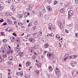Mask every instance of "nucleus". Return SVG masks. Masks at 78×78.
<instances>
[{
	"instance_id": "nucleus-20",
	"label": "nucleus",
	"mask_w": 78,
	"mask_h": 78,
	"mask_svg": "<svg viewBox=\"0 0 78 78\" xmlns=\"http://www.w3.org/2000/svg\"><path fill=\"white\" fill-rule=\"evenodd\" d=\"M13 51L11 49L9 50V51L7 52V54H9V53H13Z\"/></svg>"
},
{
	"instance_id": "nucleus-11",
	"label": "nucleus",
	"mask_w": 78,
	"mask_h": 78,
	"mask_svg": "<svg viewBox=\"0 0 78 78\" xmlns=\"http://www.w3.org/2000/svg\"><path fill=\"white\" fill-rule=\"evenodd\" d=\"M29 50L31 53H34V52H35L34 48H33V47H32L31 49H29Z\"/></svg>"
},
{
	"instance_id": "nucleus-9",
	"label": "nucleus",
	"mask_w": 78,
	"mask_h": 78,
	"mask_svg": "<svg viewBox=\"0 0 78 78\" xmlns=\"http://www.w3.org/2000/svg\"><path fill=\"white\" fill-rule=\"evenodd\" d=\"M10 9L13 11V12H15V11H16V9H15L14 6L13 5L10 6Z\"/></svg>"
},
{
	"instance_id": "nucleus-59",
	"label": "nucleus",
	"mask_w": 78,
	"mask_h": 78,
	"mask_svg": "<svg viewBox=\"0 0 78 78\" xmlns=\"http://www.w3.org/2000/svg\"><path fill=\"white\" fill-rule=\"evenodd\" d=\"M42 11L44 12H46V10L45 9H44L42 10Z\"/></svg>"
},
{
	"instance_id": "nucleus-61",
	"label": "nucleus",
	"mask_w": 78,
	"mask_h": 78,
	"mask_svg": "<svg viewBox=\"0 0 78 78\" xmlns=\"http://www.w3.org/2000/svg\"><path fill=\"white\" fill-rule=\"evenodd\" d=\"M12 35L13 36H16V33H12Z\"/></svg>"
},
{
	"instance_id": "nucleus-54",
	"label": "nucleus",
	"mask_w": 78,
	"mask_h": 78,
	"mask_svg": "<svg viewBox=\"0 0 78 78\" xmlns=\"http://www.w3.org/2000/svg\"><path fill=\"white\" fill-rule=\"evenodd\" d=\"M75 2L76 4H78V0H75Z\"/></svg>"
},
{
	"instance_id": "nucleus-40",
	"label": "nucleus",
	"mask_w": 78,
	"mask_h": 78,
	"mask_svg": "<svg viewBox=\"0 0 78 78\" xmlns=\"http://www.w3.org/2000/svg\"><path fill=\"white\" fill-rule=\"evenodd\" d=\"M52 64H56V60H53L52 62Z\"/></svg>"
},
{
	"instance_id": "nucleus-46",
	"label": "nucleus",
	"mask_w": 78,
	"mask_h": 78,
	"mask_svg": "<svg viewBox=\"0 0 78 78\" xmlns=\"http://www.w3.org/2000/svg\"><path fill=\"white\" fill-rule=\"evenodd\" d=\"M14 2L16 3H19L20 2V0H14Z\"/></svg>"
},
{
	"instance_id": "nucleus-29",
	"label": "nucleus",
	"mask_w": 78,
	"mask_h": 78,
	"mask_svg": "<svg viewBox=\"0 0 78 78\" xmlns=\"http://www.w3.org/2000/svg\"><path fill=\"white\" fill-rule=\"evenodd\" d=\"M18 25L20 26V27H22V26H23V23H21V22H19L18 23Z\"/></svg>"
},
{
	"instance_id": "nucleus-36",
	"label": "nucleus",
	"mask_w": 78,
	"mask_h": 78,
	"mask_svg": "<svg viewBox=\"0 0 78 78\" xmlns=\"http://www.w3.org/2000/svg\"><path fill=\"white\" fill-rule=\"evenodd\" d=\"M30 36H31V34H27L26 36V37L27 38H28V37H30Z\"/></svg>"
},
{
	"instance_id": "nucleus-6",
	"label": "nucleus",
	"mask_w": 78,
	"mask_h": 78,
	"mask_svg": "<svg viewBox=\"0 0 78 78\" xmlns=\"http://www.w3.org/2000/svg\"><path fill=\"white\" fill-rule=\"evenodd\" d=\"M71 65L72 67H75L77 65V63L76 62L72 61L71 62Z\"/></svg>"
},
{
	"instance_id": "nucleus-28",
	"label": "nucleus",
	"mask_w": 78,
	"mask_h": 78,
	"mask_svg": "<svg viewBox=\"0 0 78 78\" xmlns=\"http://www.w3.org/2000/svg\"><path fill=\"white\" fill-rule=\"evenodd\" d=\"M35 72L36 73L37 76L39 75V71L36 70Z\"/></svg>"
},
{
	"instance_id": "nucleus-32",
	"label": "nucleus",
	"mask_w": 78,
	"mask_h": 78,
	"mask_svg": "<svg viewBox=\"0 0 78 78\" xmlns=\"http://www.w3.org/2000/svg\"><path fill=\"white\" fill-rule=\"evenodd\" d=\"M64 8H62L60 10V12H64Z\"/></svg>"
},
{
	"instance_id": "nucleus-5",
	"label": "nucleus",
	"mask_w": 78,
	"mask_h": 78,
	"mask_svg": "<svg viewBox=\"0 0 78 78\" xmlns=\"http://www.w3.org/2000/svg\"><path fill=\"white\" fill-rule=\"evenodd\" d=\"M72 74L73 76H76L78 75V72L75 71L72 72Z\"/></svg>"
},
{
	"instance_id": "nucleus-35",
	"label": "nucleus",
	"mask_w": 78,
	"mask_h": 78,
	"mask_svg": "<svg viewBox=\"0 0 78 78\" xmlns=\"http://www.w3.org/2000/svg\"><path fill=\"white\" fill-rule=\"evenodd\" d=\"M38 15L39 16V17H42V13L41 12H38Z\"/></svg>"
},
{
	"instance_id": "nucleus-34",
	"label": "nucleus",
	"mask_w": 78,
	"mask_h": 78,
	"mask_svg": "<svg viewBox=\"0 0 78 78\" xmlns=\"http://www.w3.org/2000/svg\"><path fill=\"white\" fill-rule=\"evenodd\" d=\"M48 35L49 36L51 37H53V33H51V34H49Z\"/></svg>"
},
{
	"instance_id": "nucleus-16",
	"label": "nucleus",
	"mask_w": 78,
	"mask_h": 78,
	"mask_svg": "<svg viewBox=\"0 0 78 78\" xmlns=\"http://www.w3.org/2000/svg\"><path fill=\"white\" fill-rule=\"evenodd\" d=\"M65 57L64 58V61H66L68 59V57L69 56V55L68 54H66L65 55Z\"/></svg>"
},
{
	"instance_id": "nucleus-3",
	"label": "nucleus",
	"mask_w": 78,
	"mask_h": 78,
	"mask_svg": "<svg viewBox=\"0 0 78 78\" xmlns=\"http://www.w3.org/2000/svg\"><path fill=\"white\" fill-rule=\"evenodd\" d=\"M33 7V5L29 4V6H28V7L27 8V11H31Z\"/></svg>"
},
{
	"instance_id": "nucleus-50",
	"label": "nucleus",
	"mask_w": 78,
	"mask_h": 78,
	"mask_svg": "<svg viewBox=\"0 0 78 78\" xmlns=\"http://www.w3.org/2000/svg\"><path fill=\"white\" fill-rule=\"evenodd\" d=\"M20 73V75L22 76L23 75V72H21Z\"/></svg>"
},
{
	"instance_id": "nucleus-60",
	"label": "nucleus",
	"mask_w": 78,
	"mask_h": 78,
	"mask_svg": "<svg viewBox=\"0 0 78 78\" xmlns=\"http://www.w3.org/2000/svg\"><path fill=\"white\" fill-rule=\"evenodd\" d=\"M76 28H77V29H78V24H77L76 25Z\"/></svg>"
},
{
	"instance_id": "nucleus-63",
	"label": "nucleus",
	"mask_w": 78,
	"mask_h": 78,
	"mask_svg": "<svg viewBox=\"0 0 78 78\" xmlns=\"http://www.w3.org/2000/svg\"><path fill=\"white\" fill-rule=\"evenodd\" d=\"M45 19H48V16L47 15L45 16Z\"/></svg>"
},
{
	"instance_id": "nucleus-37",
	"label": "nucleus",
	"mask_w": 78,
	"mask_h": 78,
	"mask_svg": "<svg viewBox=\"0 0 78 78\" xmlns=\"http://www.w3.org/2000/svg\"><path fill=\"white\" fill-rule=\"evenodd\" d=\"M47 2L48 3L50 4L51 3V0H48Z\"/></svg>"
},
{
	"instance_id": "nucleus-19",
	"label": "nucleus",
	"mask_w": 78,
	"mask_h": 78,
	"mask_svg": "<svg viewBox=\"0 0 78 78\" xmlns=\"http://www.w3.org/2000/svg\"><path fill=\"white\" fill-rule=\"evenodd\" d=\"M26 66H30L31 65V62H27L26 63Z\"/></svg>"
},
{
	"instance_id": "nucleus-64",
	"label": "nucleus",
	"mask_w": 78,
	"mask_h": 78,
	"mask_svg": "<svg viewBox=\"0 0 78 78\" xmlns=\"http://www.w3.org/2000/svg\"><path fill=\"white\" fill-rule=\"evenodd\" d=\"M32 14H35V11H32Z\"/></svg>"
},
{
	"instance_id": "nucleus-8",
	"label": "nucleus",
	"mask_w": 78,
	"mask_h": 78,
	"mask_svg": "<svg viewBox=\"0 0 78 78\" xmlns=\"http://www.w3.org/2000/svg\"><path fill=\"white\" fill-rule=\"evenodd\" d=\"M68 16H72L73 12L72 10H70L68 11Z\"/></svg>"
},
{
	"instance_id": "nucleus-58",
	"label": "nucleus",
	"mask_w": 78,
	"mask_h": 78,
	"mask_svg": "<svg viewBox=\"0 0 78 78\" xmlns=\"http://www.w3.org/2000/svg\"><path fill=\"white\" fill-rule=\"evenodd\" d=\"M52 30L54 31H55L56 29H55V28L54 27H53L52 28Z\"/></svg>"
},
{
	"instance_id": "nucleus-45",
	"label": "nucleus",
	"mask_w": 78,
	"mask_h": 78,
	"mask_svg": "<svg viewBox=\"0 0 78 78\" xmlns=\"http://www.w3.org/2000/svg\"><path fill=\"white\" fill-rule=\"evenodd\" d=\"M3 9V7L2 6L1 7H0V11H2Z\"/></svg>"
},
{
	"instance_id": "nucleus-13",
	"label": "nucleus",
	"mask_w": 78,
	"mask_h": 78,
	"mask_svg": "<svg viewBox=\"0 0 78 78\" xmlns=\"http://www.w3.org/2000/svg\"><path fill=\"white\" fill-rule=\"evenodd\" d=\"M10 40L11 42H14L15 41V37H10Z\"/></svg>"
},
{
	"instance_id": "nucleus-55",
	"label": "nucleus",
	"mask_w": 78,
	"mask_h": 78,
	"mask_svg": "<svg viewBox=\"0 0 78 78\" xmlns=\"http://www.w3.org/2000/svg\"><path fill=\"white\" fill-rule=\"evenodd\" d=\"M34 25H37V22L35 21L34 22Z\"/></svg>"
},
{
	"instance_id": "nucleus-39",
	"label": "nucleus",
	"mask_w": 78,
	"mask_h": 78,
	"mask_svg": "<svg viewBox=\"0 0 78 78\" xmlns=\"http://www.w3.org/2000/svg\"><path fill=\"white\" fill-rule=\"evenodd\" d=\"M42 41L43 42H46V40L45 38H42Z\"/></svg>"
},
{
	"instance_id": "nucleus-62",
	"label": "nucleus",
	"mask_w": 78,
	"mask_h": 78,
	"mask_svg": "<svg viewBox=\"0 0 78 78\" xmlns=\"http://www.w3.org/2000/svg\"><path fill=\"white\" fill-rule=\"evenodd\" d=\"M3 42H7L6 40V39H3Z\"/></svg>"
},
{
	"instance_id": "nucleus-38",
	"label": "nucleus",
	"mask_w": 78,
	"mask_h": 78,
	"mask_svg": "<svg viewBox=\"0 0 78 78\" xmlns=\"http://www.w3.org/2000/svg\"><path fill=\"white\" fill-rule=\"evenodd\" d=\"M32 57L33 59H34V60L36 58V56L34 55L32 56Z\"/></svg>"
},
{
	"instance_id": "nucleus-57",
	"label": "nucleus",
	"mask_w": 78,
	"mask_h": 78,
	"mask_svg": "<svg viewBox=\"0 0 78 78\" xmlns=\"http://www.w3.org/2000/svg\"><path fill=\"white\" fill-rule=\"evenodd\" d=\"M19 55L20 56H22L23 55V52H22L21 53H20Z\"/></svg>"
},
{
	"instance_id": "nucleus-21",
	"label": "nucleus",
	"mask_w": 78,
	"mask_h": 78,
	"mask_svg": "<svg viewBox=\"0 0 78 78\" xmlns=\"http://www.w3.org/2000/svg\"><path fill=\"white\" fill-rule=\"evenodd\" d=\"M34 49H35L36 50L37 49H38L39 48V46L38 45H35L34 47H33Z\"/></svg>"
},
{
	"instance_id": "nucleus-43",
	"label": "nucleus",
	"mask_w": 78,
	"mask_h": 78,
	"mask_svg": "<svg viewBox=\"0 0 78 78\" xmlns=\"http://www.w3.org/2000/svg\"><path fill=\"white\" fill-rule=\"evenodd\" d=\"M68 59H72V57L71 56H69V54H68Z\"/></svg>"
},
{
	"instance_id": "nucleus-26",
	"label": "nucleus",
	"mask_w": 78,
	"mask_h": 78,
	"mask_svg": "<svg viewBox=\"0 0 78 78\" xmlns=\"http://www.w3.org/2000/svg\"><path fill=\"white\" fill-rule=\"evenodd\" d=\"M16 48H18V50H21V48H20V46L19 44H17Z\"/></svg>"
},
{
	"instance_id": "nucleus-27",
	"label": "nucleus",
	"mask_w": 78,
	"mask_h": 78,
	"mask_svg": "<svg viewBox=\"0 0 78 78\" xmlns=\"http://www.w3.org/2000/svg\"><path fill=\"white\" fill-rule=\"evenodd\" d=\"M8 31H12L13 30L12 28L10 27H8Z\"/></svg>"
},
{
	"instance_id": "nucleus-23",
	"label": "nucleus",
	"mask_w": 78,
	"mask_h": 78,
	"mask_svg": "<svg viewBox=\"0 0 78 78\" xmlns=\"http://www.w3.org/2000/svg\"><path fill=\"white\" fill-rule=\"evenodd\" d=\"M7 23H8L9 24V25H12V21H11V20H8V21H7Z\"/></svg>"
},
{
	"instance_id": "nucleus-53",
	"label": "nucleus",
	"mask_w": 78,
	"mask_h": 78,
	"mask_svg": "<svg viewBox=\"0 0 78 78\" xmlns=\"http://www.w3.org/2000/svg\"><path fill=\"white\" fill-rule=\"evenodd\" d=\"M47 52H48V51H44L43 54L44 55H46V53H47Z\"/></svg>"
},
{
	"instance_id": "nucleus-41",
	"label": "nucleus",
	"mask_w": 78,
	"mask_h": 78,
	"mask_svg": "<svg viewBox=\"0 0 78 78\" xmlns=\"http://www.w3.org/2000/svg\"><path fill=\"white\" fill-rule=\"evenodd\" d=\"M56 38H57L58 39H59V38H60V37H59V35H56Z\"/></svg>"
},
{
	"instance_id": "nucleus-12",
	"label": "nucleus",
	"mask_w": 78,
	"mask_h": 78,
	"mask_svg": "<svg viewBox=\"0 0 78 78\" xmlns=\"http://www.w3.org/2000/svg\"><path fill=\"white\" fill-rule=\"evenodd\" d=\"M46 8L50 12L52 11V9H51V7H50V6H47Z\"/></svg>"
},
{
	"instance_id": "nucleus-2",
	"label": "nucleus",
	"mask_w": 78,
	"mask_h": 78,
	"mask_svg": "<svg viewBox=\"0 0 78 78\" xmlns=\"http://www.w3.org/2000/svg\"><path fill=\"white\" fill-rule=\"evenodd\" d=\"M5 50H6V48L3 47L0 51V55L2 56V57L4 58V59L7 57V55L6 54L5 52Z\"/></svg>"
},
{
	"instance_id": "nucleus-1",
	"label": "nucleus",
	"mask_w": 78,
	"mask_h": 78,
	"mask_svg": "<svg viewBox=\"0 0 78 78\" xmlns=\"http://www.w3.org/2000/svg\"><path fill=\"white\" fill-rule=\"evenodd\" d=\"M49 51L50 52H48L47 55V57L50 60H53L55 58V55H54V52L53 51L51 52V49L49 48Z\"/></svg>"
},
{
	"instance_id": "nucleus-30",
	"label": "nucleus",
	"mask_w": 78,
	"mask_h": 78,
	"mask_svg": "<svg viewBox=\"0 0 78 78\" xmlns=\"http://www.w3.org/2000/svg\"><path fill=\"white\" fill-rule=\"evenodd\" d=\"M24 77L26 78H30V76L27 74H26L24 75Z\"/></svg>"
},
{
	"instance_id": "nucleus-15",
	"label": "nucleus",
	"mask_w": 78,
	"mask_h": 78,
	"mask_svg": "<svg viewBox=\"0 0 78 78\" xmlns=\"http://www.w3.org/2000/svg\"><path fill=\"white\" fill-rule=\"evenodd\" d=\"M49 25V29L50 30H52V28H53V27L51 25V24L49 23L48 24Z\"/></svg>"
},
{
	"instance_id": "nucleus-42",
	"label": "nucleus",
	"mask_w": 78,
	"mask_h": 78,
	"mask_svg": "<svg viewBox=\"0 0 78 78\" xmlns=\"http://www.w3.org/2000/svg\"><path fill=\"white\" fill-rule=\"evenodd\" d=\"M16 75L17 76H20V72H17L16 73Z\"/></svg>"
},
{
	"instance_id": "nucleus-24",
	"label": "nucleus",
	"mask_w": 78,
	"mask_h": 78,
	"mask_svg": "<svg viewBox=\"0 0 78 78\" xmlns=\"http://www.w3.org/2000/svg\"><path fill=\"white\" fill-rule=\"evenodd\" d=\"M12 58H13V57L12 55H10L9 57V59L10 60V61H11L12 59Z\"/></svg>"
},
{
	"instance_id": "nucleus-49",
	"label": "nucleus",
	"mask_w": 78,
	"mask_h": 78,
	"mask_svg": "<svg viewBox=\"0 0 78 78\" xmlns=\"http://www.w3.org/2000/svg\"><path fill=\"white\" fill-rule=\"evenodd\" d=\"M72 26H73V23H72L68 25V27H72Z\"/></svg>"
},
{
	"instance_id": "nucleus-31",
	"label": "nucleus",
	"mask_w": 78,
	"mask_h": 78,
	"mask_svg": "<svg viewBox=\"0 0 78 78\" xmlns=\"http://www.w3.org/2000/svg\"><path fill=\"white\" fill-rule=\"evenodd\" d=\"M7 2L8 3H11L13 2V1L12 0H9L7 1Z\"/></svg>"
},
{
	"instance_id": "nucleus-56",
	"label": "nucleus",
	"mask_w": 78,
	"mask_h": 78,
	"mask_svg": "<svg viewBox=\"0 0 78 78\" xmlns=\"http://www.w3.org/2000/svg\"><path fill=\"white\" fill-rule=\"evenodd\" d=\"M57 1H55L54 2V5H56V4H57Z\"/></svg>"
},
{
	"instance_id": "nucleus-48",
	"label": "nucleus",
	"mask_w": 78,
	"mask_h": 78,
	"mask_svg": "<svg viewBox=\"0 0 78 78\" xmlns=\"http://www.w3.org/2000/svg\"><path fill=\"white\" fill-rule=\"evenodd\" d=\"M39 34L40 36H42V32L41 31H40L39 33Z\"/></svg>"
},
{
	"instance_id": "nucleus-47",
	"label": "nucleus",
	"mask_w": 78,
	"mask_h": 78,
	"mask_svg": "<svg viewBox=\"0 0 78 78\" xmlns=\"http://www.w3.org/2000/svg\"><path fill=\"white\" fill-rule=\"evenodd\" d=\"M23 16V15L22 14H20L19 15V17L20 19H22V17Z\"/></svg>"
},
{
	"instance_id": "nucleus-51",
	"label": "nucleus",
	"mask_w": 78,
	"mask_h": 78,
	"mask_svg": "<svg viewBox=\"0 0 78 78\" xmlns=\"http://www.w3.org/2000/svg\"><path fill=\"white\" fill-rule=\"evenodd\" d=\"M75 36L76 37H78V33H75Z\"/></svg>"
},
{
	"instance_id": "nucleus-44",
	"label": "nucleus",
	"mask_w": 78,
	"mask_h": 78,
	"mask_svg": "<svg viewBox=\"0 0 78 78\" xmlns=\"http://www.w3.org/2000/svg\"><path fill=\"white\" fill-rule=\"evenodd\" d=\"M14 50L15 51H19L20 50L19 49H18L16 47L14 48Z\"/></svg>"
},
{
	"instance_id": "nucleus-7",
	"label": "nucleus",
	"mask_w": 78,
	"mask_h": 78,
	"mask_svg": "<svg viewBox=\"0 0 78 78\" xmlns=\"http://www.w3.org/2000/svg\"><path fill=\"white\" fill-rule=\"evenodd\" d=\"M33 36L34 38H38L39 37V34L37 33H33Z\"/></svg>"
},
{
	"instance_id": "nucleus-52",
	"label": "nucleus",
	"mask_w": 78,
	"mask_h": 78,
	"mask_svg": "<svg viewBox=\"0 0 78 78\" xmlns=\"http://www.w3.org/2000/svg\"><path fill=\"white\" fill-rule=\"evenodd\" d=\"M11 17H12V20H16V19L14 17L12 16Z\"/></svg>"
},
{
	"instance_id": "nucleus-18",
	"label": "nucleus",
	"mask_w": 78,
	"mask_h": 78,
	"mask_svg": "<svg viewBox=\"0 0 78 78\" xmlns=\"http://www.w3.org/2000/svg\"><path fill=\"white\" fill-rule=\"evenodd\" d=\"M4 60H5V58L2 57H0V62H3V61H4Z\"/></svg>"
},
{
	"instance_id": "nucleus-22",
	"label": "nucleus",
	"mask_w": 78,
	"mask_h": 78,
	"mask_svg": "<svg viewBox=\"0 0 78 78\" xmlns=\"http://www.w3.org/2000/svg\"><path fill=\"white\" fill-rule=\"evenodd\" d=\"M44 48H48V47H49V45H48V44H45L44 45Z\"/></svg>"
},
{
	"instance_id": "nucleus-14",
	"label": "nucleus",
	"mask_w": 78,
	"mask_h": 78,
	"mask_svg": "<svg viewBox=\"0 0 78 78\" xmlns=\"http://www.w3.org/2000/svg\"><path fill=\"white\" fill-rule=\"evenodd\" d=\"M29 41L31 42H32V43H33L34 42V40L33 38H29Z\"/></svg>"
},
{
	"instance_id": "nucleus-33",
	"label": "nucleus",
	"mask_w": 78,
	"mask_h": 78,
	"mask_svg": "<svg viewBox=\"0 0 78 78\" xmlns=\"http://www.w3.org/2000/svg\"><path fill=\"white\" fill-rule=\"evenodd\" d=\"M16 42H20V38H16Z\"/></svg>"
},
{
	"instance_id": "nucleus-25",
	"label": "nucleus",
	"mask_w": 78,
	"mask_h": 78,
	"mask_svg": "<svg viewBox=\"0 0 78 78\" xmlns=\"http://www.w3.org/2000/svg\"><path fill=\"white\" fill-rule=\"evenodd\" d=\"M37 67H41V63L40 62H37Z\"/></svg>"
},
{
	"instance_id": "nucleus-4",
	"label": "nucleus",
	"mask_w": 78,
	"mask_h": 78,
	"mask_svg": "<svg viewBox=\"0 0 78 78\" xmlns=\"http://www.w3.org/2000/svg\"><path fill=\"white\" fill-rule=\"evenodd\" d=\"M55 72V75H56L57 76H59V75H60L59 73V70L57 67H56Z\"/></svg>"
},
{
	"instance_id": "nucleus-10",
	"label": "nucleus",
	"mask_w": 78,
	"mask_h": 78,
	"mask_svg": "<svg viewBox=\"0 0 78 78\" xmlns=\"http://www.w3.org/2000/svg\"><path fill=\"white\" fill-rule=\"evenodd\" d=\"M58 26L59 27V28L61 29L62 28V27H63V25H62V24L61 23V22H59L58 23Z\"/></svg>"
},
{
	"instance_id": "nucleus-17",
	"label": "nucleus",
	"mask_w": 78,
	"mask_h": 78,
	"mask_svg": "<svg viewBox=\"0 0 78 78\" xmlns=\"http://www.w3.org/2000/svg\"><path fill=\"white\" fill-rule=\"evenodd\" d=\"M30 15V13L26 12L24 15V16L25 18L27 17L28 16Z\"/></svg>"
}]
</instances>
